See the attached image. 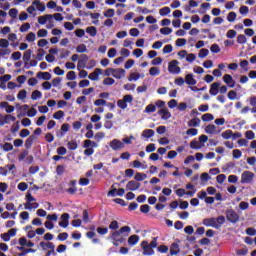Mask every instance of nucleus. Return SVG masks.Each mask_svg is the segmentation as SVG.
<instances>
[{
    "label": "nucleus",
    "mask_w": 256,
    "mask_h": 256,
    "mask_svg": "<svg viewBox=\"0 0 256 256\" xmlns=\"http://www.w3.org/2000/svg\"><path fill=\"white\" fill-rule=\"evenodd\" d=\"M221 136L223 137V139H231V137L233 136V130H226L222 132Z\"/></svg>",
    "instance_id": "50"
},
{
    "label": "nucleus",
    "mask_w": 256,
    "mask_h": 256,
    "mask_svg": "<svg viewBox=\"0 0 256 256\" xmlns=\"http://www.w3.org/2000/svg\"><path fill=\"white\" fill-rule=\"evenodd\" d=\"M217 127L213 124H209L208 126L205 127V133L208 135H213L215 133Z\"/></svg>",
    "instance_id": "33"
},
{
    "label": "nucleus",
    "mask_w": 256,
    "mask_h": 256,
    "mask_svg": "<svg viewBox=\"0 0 256 256\" xmlns=\"http://www.w3.org/2000/svg\"><path fill=\"white\" fill-rule=\"evenodd\" d=\"M181 253V249L179 248V244L172 243L170 246V255H179Z\"/></svg>",
    "instance_id": "21"
},
{
    "label": "nucleus",
    "mask_w": 256,
    "mask_h": 256,
    "mask_svg": "<svg viewBox=\"0 0 256 256\" xmlns=\"http://www.w3.org/2000/svg\"><path fill=\"white\" fill-rule=\"evenodd\" d=\"M224 223H225V216L223 215L218 216L217 218L212 217V218H205L203 220V225H205V227H213L214 229H221Z\"/></svg>",
    "instance_id": "2"
},
{
    "label": "nucleus",
    "mask_w": 256,
    "mask_h": 256,
    "mask_svg": "<svg viewBox=\"0 0 256 256\" xmlns=\"http://www.w3.org/2000/svg\"><path fill=\"white\" fill-rule=\"evenodd\" d=\"M223 81L225 84H227V86L230 88V89H233L236 85V82L235 80L233 79V76H231V74H225L223 76Z\"/></svg>",
    "instance_id": "12"
},
{
    "label": "nucleus",
    "mask_w": 256,
    "mask_h": 256,
    "mask_svg": "<svg viewBox=\"0 0 256 256\" xmlns=\"http://www.w3.org/2000/svg\"><path fill=\"white\" fill-rule=\"evenodd\" d=\"M141 213H149L151 211V206L149 204H143L140 206Z\"/></svg>",
    "instance_id": "58"
},
{
    "label": "nucleus",
    "mask_w": 256,
    "mask_h": 256,
    "mask_svg": "<svg viewBox=\"0 0 256 256\" xmlns=\"http://www.w3.org/2000/svg\"><path fill=\"white\" fill-rule=\"evenodd\" d=\"M161 35H171L173 33V29L169 27H164L160 29Z\"/></svg>",
    "instance_id": "51"
},
{
    "label": "nucleus",
    "mask_w": 256,
    "mask_h": 256,
    "mask_svg": "<svg viewBox=\"0 0 256 256\" xmlns=\"http://www.w3.org/2000/svg\"><path fill=\"white\" fill-rule=\"evenodd\" d=\"M220 86H221V83L219 82L212 83L209 90L210 95H213V96L217 95L219 93Z\"/></svg>",
    "instance_id": "17"
},
{
    "label": "nucleus",
    "mask_w": 256,
    "mask_h": 256,
    "mask_svg": "<svg viewBox=\"0 0 256 256\" xmlns=\"http://www.w3.org/2000/svg\"><path fill=\"white\" fill-rule=\"evenodd\" d=\"M96 231L99 235H107L109 233V228L98 227Z\"/></svg>",
    "instance_id": "61"
},
{
    "label": "nucleus",
    "mask_w": 256,
    "mask_h": 256,
    "mask_svg": "<svg viewBox=\"0 0 256 256\" xmlns=\"http://www.w3.org/2000/svg\"><path fill=\"white\" fill-rule=\"evenodd\" d=\"M137 243H139V235H131L129 238H128V244L133 246V245H137Z\"/></svg>",
    "instance_id": "26"
},
{
    "label": "nucleus",
    "mask_w": 256,
    "mask_h": 256,
    "mask_svg": "<svg viewBox=\"0 0 256 256\" xmlns=\"http://www.w3.org/2000/svg\"><path fill=\"white\" fill-rule=\"evenodd\" d=\"M63 117H65V112H63L62 110H59L53 114V118L57 120L63 119Z\"/></svg>",
    "instance_id": "56"
},
{
    "label": "nucleus",
    "mask_w": 256,
    "mask_h": 256,
    "mask_svg": "<svg viewBox=\"0 0 256 256\" xmlns=\"http://www.w3.org/2000/svg\"><path fill=\"white\" fill-rule=\"evenodd\" d=\"M29 156V150H24L18 155V161H25V158Z\"/></svg>",
    "instance_id": "48"
},
{
    "label": "nucleus",
    "mask_w": 256,
    "mask_h": 256,
    "mask_svg": "<svg viewBox=\"0 0 256 256\" xmlns=\"http://www.w3.org/2000/svg\"><path fill=\"white\" fill-rule=\"evenodd\" d=\"M236 41L239 45H245V43H247V36H245V34H240L237 36Z\"/></svg>",
    "instance_id": "36"
},
{
    "label": "nucleus",
    "mask_w": 256,
    "mask_h": 256,
    "mask_svg": "<svg viewBox=\"0 0 256 256\" xmlns=\"http://www.w3.org/2000/svg\"><path fill=\"white\" fill-rule=\"evenodd\" d=\"M155 111H157V106H155L153 104H149L145 108L146 113H155Z\"/></svg>",
    "instance_id": "46"
},
{
    "label": "nucleus",
    "mask_w": 256,
    "mask_h": 256,
    "mask_svg": "<svg viewBox=\"0 0 256 256\" xmlns=\"http://www.w3.org/2000/svg\"><path fill=\"white\" fill-rule=\"evenodd\" d=\"M207 55H209V50L207 48H202L199 53H198V57L200 59H205V57H207Z\"/></svg>",
    "instance_id": "42"
},
{
    "label": "nucleus",
    "mask_w": 256,
    "mask_h": 256,
    "mask_svg": "<svg viewBox=\"0 0 256 256\" xmlns=\"http://www.w3.org/2000/svg\"><path fill=\"white\" fill-rule=\"evenodd\" d=\"M37 250L33 249V248H26L23 252L19 253V256H25L29 253H36Z\"/></svg>",
    "instance_id": "63"
},
{
    "label": "nucleus",
    "mask_w": 256,
    "mask_h": 256,
    "mask_svg": "<svg viewBox=\"0 0 256 256\" xmlns=\"http://www.w3.org/2000/svg\"><path fill=\"white\" fill-rule=\"evenodd\" d=\"M210 51L211 53H221V48L219 47V44H212Z\"/></svg>",
    "instance_id": "59"
},
{
    "label": "nucleus",
    "mask_w": 256,
    "mask_h": 256,
    "mask_svg": "<svg viewBox=\"0 0 256 256\" xmlns=\"http://www.w3.org/2000/svg\"><path fill=\"white\" fill-rule=\"evenodd\" d=\"M33 141H35V135L29 136L25 141V147L31 149L33 147Z\"/></svg>",
    "instance_id": "30"
},
{
    "label": "nucleus",
    "mask_w": 256,
    "mask_h": 256,
    "mask_svg": "<svg viewBox=\"0 0 256 256\" xmlns=\"http://www.w3.org/2000/svg\"><path fill=\"white\" fill-rule=\"evenodd\" d=\"M35 39H36V36H35L34 32H30L26 36V41H28V43H33V41H35Z\"/></svg>",
    "instance_id": "64"
},
{
    "label": "nucleus",
    "mask_w": 256,
    "mask_h": 256,
    "mask_svg": "<svg viewBox=\"0 0 256 256\" xmlns=\"http://www.w3.org/2000/svg\"><path fill=\"white\" fill-rule=\"evenodd\" d=\"M149 73L151 77H157L161 73V70L158 67H151Z\"/></svg>",
    "instance_id": "39"
},
{
    "label": "nucleus",
    "mask_w": 256,
    "mask_h": 256,
    "mask_svg": "<svg viewBox=\"0 0 256 256\" xmlns=\"http://www.w3.org/2000/svg\"><path fill=\"white\" fill-rule=\"evenodd\" d=\"M67 147L70 151H75L77 150V147H79V145L77 144V141L71 140L67 143Z\"/></svg>",
    "instance_id": "35"
},
{
    "label": "nucleus",
    "mask_w": 256,
    "mask_h": 256,
    "mask_svg": "<svg viewBox=\"0 0 256 256\" xmlns=\"http://www.w3.org/2000/svg\"><path fill=\"white\" fill-rule=\"evenodd\" d=\"M226 37H227V39H235V37H237V31H235L233 29L228 30L226 33Z\"/></svg>",
    "instance_id": "49"
},
{
    "label": "nucleus",
    "mask_w": 256,
    "mask_h": 256,
    "mask_svg": "<svg viewBox=\"0 0 256 256\" xmlns=\"http://www.w3.org/2000/svg\"><path fill=\"white\" fill-rule=\"evenodd\" d=\"M89 61V56H87V54H82L80 55V59L78 60V70L79 69H85V67L87 68V62Z\"/></svg>",
    "instance_id": "11"
},
{
    "label": "nucleus",
    "mask_w": 256,
    "mask_h": 256,
    "mask_svg": "<svg viewBox=\"0 0 256 256\" xmlns=\"http://www.w3.org/2000/svg\"><path fill=\"white\" fill-rule=\"evenodd\" d=\"M255 179V173L251 172V171H244L241 174V180L240 183L242 184H249V183H253V180Z\"/></svg>",
    "instance_id": "8"
},
{
    "label": "nucleus",
    "mask_w": 256,
    "mask_h": 256,
    "mask_svg": "<svg viewBox=\"0 0 256 256\" xmlns=\"http://www.w3.org/2000/svg\"><path fill=\"white\" fill-rule=\"evenodd\" d=\"M129 233H131V227L129 226H123L119 230L111 232L110 239H112L114 247H119V243H125Z\"/></svg>",
    "instance_id": "1"
},
{
    "label": "nucleus",
    "mask_w": 256,
    "mask_h": 256,
    "mask_svg": "<svg viewBox=\"0 0 256 256\" xmlns=\"http://www.w3.org/2000/svg\"><path fill=\"white\" fill-rule=\"evenodd\" d=\"M109 145L113 151H121V149H125V144L119 139H113L110 141Z\"/></svg>",
    "instance_id": "9"
},
{
    "label": "nucleus",
    "mask_w": 256,
    "mask_h": 256,
    "mask_svg": "<svg viewBox=\"0 0 256 256\" xmlns=\"http://www.w3.org/2000/svg\"><path fill=\"white\" fill-rule=\"evenodd\" d=\"M214 119H215V116H213V114H211V113H206V114L202 115V121H204V122L213 121Z\"/></svg>",
    "instance_id": "41"
},
{
    "label": "nucleus",
    "mask_w": 256,
    "mask_h": 256,
    "mask_svg": "<svg viewBox=\"0 0 256 256\" xmlns=\"http://www.w3.org/2000/svg\"><path fill=\"white\" fill-rule=\"evenodd\" d=\"M69 213H64L61 215V221L59 222V227H63V229H67L69 227V219H70Z\"/></svg>",
    "instance_id": "13"
},
{
    "label": "nucleus",
    "mask_w": 256,
    "mask_h": 256,
    "mask_svg": "<svg viewBox=\"0 0 256 256\" xmlns=\"http://www.w3.org/2000/svg\"><path fill=\"white\" fill-rule=\"evenodd\" d=\"M32 5H35L38 9V11H40L41 13H43V11H45V4L41 3V1L39 0H34L32 2Z\"/></svg>",
    "instance_id": "29"
},
{
    "label": "nucleus",
    "mask_w": 256,
    "mask_h": 256,
    "mask_svg": "<svg viewBox=\"0 0 256 256\" xmlns=\"http://www.w3.org/2000/svg\"><path fill=\"white\" fill-rule=\"evenodd\" d=\"M226 219L229 223H239V214L234 209L226 210Z\"/></svg>",
    "instance_id": "6"
},
{
    "label": "nucleus",
    "mask_w": 256,
    "mask_h": 256,
    "mask_svg": "<svg viewBox=\"0 0 256 256\" xmlns=\"http://www.w3.org/2000/svg\"><path fill=\"white\" fill-rule=\"evenodd\" d=\"M155 135V131L152 129H146L142 132V136H144L146 139H151Z\"/></svg>",
    "instance_id": "31"
},
{
    "label": "nucleus",
    "mask_w": 256,
    "mask_h": 256,
    "mask_svg": "<svg viewBox=\"0 0 256 256\" xmlns=\"http://www.w3.org/2000/svg\"><path fill=\"white\" fill-rule=\"evenodd\" d=\"M26 200H27V203L24 204L25 209L27 210L38 209L39 203L33 202V201H36V199L35 197H33V195H31L30 192L26 194Z\"/></svg>",
    "instance_id": "4"
},
{
    "label": "nucleus",
    "mask_w": 256,
    "mask_h": 256,
    "mask_svg": "<svg viewBox=\"0 0 256 256\" xmlns=\"http://www.w3.org/2000/svg\"><path fill=\"white\" fill-rule=\"evenodd\" d=\"M8 15L12 18V19H17V15H19V10H17V8H11L8 12Z\"/></svg>",
    "instance_id": "43"
},
{
    "label": "nucleus",
    "mask_w": 256,
    "mask_h": 256,
    "mask_svg": "<svg viewBox=\"0 0 256 256\" xmlns=\"http://www.w3.org/2000/svg\"><path fill=\"white\" fill-rule=\"evenodd\" d=\"M66 79L68 81H75L77 79V74L75 73V71H69L67 74H66Z\"/></svg>",
    "instance_id": "40"
},
{
    "label": "nucleus",
    "mask_w": 256,
    "mask_h": 256,
    "mask_svg": "<svg viewBox=\"0 0 256 256\" xmlns=\"http://www.w3.org/2000/svg\"><path fill=\"white\" fill-rule=\"evenodd\" d=\"M242 155H243V152H241V150L239 149H235L232 151L233 159H241Z\"/></svg>",
    "instance_id": "47"
},
{
    "label": "nucleus",
    "mask_w": 256,
    "mask_h": 256,
    "mask_svg": "<svg viewBox=\"0 0 256 256\" xmlns=\"http://www.w3.org/2000/svg\"><path fill=\"white\" fill-rule=\"evenodd\" d=\"M186 85H197V80L193 78V74H187L185 77Z\"/></svg>",
    "instance_id": "24"
},
{
    "label": "nucleus",
    "mask_w": 256,
    "mask_h": 256,
    "mask_svg": "<svg viewBox=\"0 0 256 256\" xmlns=\"http://www.w3.org/2000/svg\"><path fill=\"white\" fill-rule=\"evenodd\" d=\"M17 99H20V100L27 99V90L25 89L20 90L17 94Z\"/></svg>",
    "instance_id": "54"
},
{
    "label": "nucleus",
    "mask_w": 256,
    "mask_h": 256,
    "mask_svg": "<svg viewBox=\"0 0 256 256\" xmlns=\"http://www.w3.org/2000/svg\"><path fill=\"white\" fill-rule=\"evenodd\" d=\"M199 133V130L197 128H190L186 131V135H190L191 137H195Z\"/></svg>",
    "instance_id": "60"
},
{
    "label": "nucleus",
    "mask_w": 256,
    "mask_h": 256,
    "mask_svg": "<svg viewBox=\"0 0 256 256\" xmlns=\"http://www.w3.org/2000/svg\"><path fill=\"white\" fill-rule=\"evenodd\" d=\"M140 187H141V183L135 180L129 181L126 185L127 191H137V189H139Z\"/></svg>",
    "instance_id": "14"
},
{
    "label": "nucleus",
    "mask_w": 256,
    "mask_h": 256,
    "mask_svg": "<svg viewBox=\"0 0 256 256\" xmlns=\"http://www.w3.org/2000/svg\"><path fill=\"white\" fill-rule=\"evenodd\" d=\"M47 52L43 49V48H39L38 49V53H37V55H36V59L38 60V61H43V57H45V54H46Z\"/></svg>",
    "instance_id": "38"
},
{
    "label": "nucleus",
    "mask_w": 256,
    "mask_h": 256,
    "mask_svg": "<svg viewBox=\"0 0 256 256\" xmlns=\"http://www.w3.org/2000/svg\"><path fill=\"white\" fill-rule=\"evenodd\" d=\"M31 55H33V50L28 49L23 54V61L24 63H29L31 61Z\"/></svg>",
    "instance_id": "25"
},
{
    "label": "nucleus",
    "mask_w": 256,
    "mask_h": 256,
    "mask_svg": "<svg viewBox=\"0 0 256 256\" xmlns=\"http://www.w3.org/2000/svg\"><path fill=\"white\" fill-rule=\"evenodd\" d=\"M140 77H141V74L139 73H131L128 77V81H138Z\"/></svg>",
    "instance_id": "57"
},
{
    "label": "nucleus",
    "mask_w": 256,
    "mask_h": 256,
    "mask_svg": "<svg viewBox=\"0 0 256 256\" xmlns=\"http://www.w3.org/2000/svg\"><path fill=\"white\" fill-rule=\"evenodd\" d=\"M169 13H171V8H169L168 6L163 7L159 10V14L161 15V17H166V15H169Z\"/></svg>",
    "instance_id": "37"
},
{
    "label": "nucleus",
    "mask_w": 256,
    "mask_h": 256,
    "mask_svg": "<svg viewBox=\"0 0 256 256\" xmlns=\"http://www.w3.org/2000/svg\"><path fill=\"white\" fill-rule=\"evenodd\" d=\"M103 74V70L101 68H96L94 72L90 73L88 78L90 81H98L99 76Z\"/></svg>",
    "instance_id": "15"
},
{
    "label": "nucleus",
    "mask_w": 256,
    "mask_h": 256,
    "mask_svg": "<svg viewBox=\"0 0 256 256\" xmlns=\"http://www.w3.org/2000/svg\"><path fill=\"white\" fill-rule=\"evenodd\" d=\"M190 148L199 150V149H201V145H199V142L197 140H192L190 142Z\"/></svg>",
    "instance_id": "62"
},
{
    "label": "nucleus",
    "mask_w": 256,
    "mask_h": 256,
    "mask_svg": "<svg viewBox=\"0 0 256 256\" xmlns=\"http://www.w3.org/2000/svg\"><path fill=\"white\" fill-rule=\"evenodd\" d=\"M52 19H53V15L46 14L44 16L38 17V23H40V25H45V23H47V21H51Z\"/></svg>",
    "instance_id": "22"
},
{
    "label": "nucleus",
    "mask_w": 256,
    "mask_h": 256,
    "mask_svg": "<svg viewBox=\"0 0 256 256\" xmlns=\"http://www.w3.org/2000/svg\"><path fill=\"white\" fill-rule=\"evenodd\" d=\"M40 247L43 248L44 251H47V249L55 251V244H53V242H40Z\"/></svg>",
    "instance_id": "19"
},
{
    "label": "nucleus",
    "mask_w": 256,
    "mask_h": 256,
    "mask_svg": "<svg viewBox=\"0 0 256 256\" xmlns=\"http://www.w3.org/2000/svg\"><path fill=\"white\" fill-rule=\"evenodd\" d=\"M125 69L123 68H117V69H114V73H113V77L115 79H123V77H125Z\"/></svg>",
    "instance_id": "18"
},
{
    "label": "nucleus",
    "mask_w": 256,
    "mask_h": 256,
    "mask_svg": "<svg viewBox=\"0 0 256 256\" xmlns=\"http://www.w3.org/2000/svg\"><path fill=\"white\" fill-rule=\"evenodd\" d=\"M69 238V233L67 232H62L57 236L58 241H67Z\"/></svg>",
    "instance_id": "53"
},
{
    "label": "nucleus",
    "mask_w": 256,
    "mask_h": 256,
    "mask_svg": "<svg viewBox=\"0 0 256 256\" xmlns=\"http://www.w3.org/2000/svg\"><path fill=\"white\" fill-rule=\"evenodd\" d=\"M147 174H143L141 172H137L134 176L135 181H145Z\"/></svg>",
    "instance_id": "44"
},
{
    "label": "nucleus",
    "mask_w": 256,
    "mask_h": 256,
    "mask_svg": "<svg viewBox=\"0 0 256 256\" xmlns=\"http://www.w3.org/2000/svg\"><path fill=\"white\" fill-rule=\"evenodd\" d=\"M98 147L97 142L92 141V140H84L83 143V149L84 150V155L86 157H91V155H93V153H95V148Z\"/></svg>",
    "instance_id": "3"
},
{
    "label": "nucleus",
    "mask_w": 256,
    "mask_h": 256,
    "mask_svg": "<svg viewBox=\"0 0 256 256\" xmlns=\"http://www.w3.org/2000/svg\"><path fill=\"white\" fill-rule=\"evenodd\" d=\"M141 248L143 249V255H155V250L151 248L149 242L146 240L141 242Z\"/></svg>",
    "instance_id": "10"
},
{
    "label": "nucleus",
    "mask_w": 256,
    "mask_h": 256,
    "mask_svg": "<svg viewBox=\"0 0 256 256\" xmlns=\"http://www.w3.org/2000/svg\"><path fill=\"white\" fill-rule=\"evenodd\" d=\"M0 81L2 82V85L0 84V89H3L5 91V89H7V86H3V85H5V83H7V81H11V75L6 74L3 76H0Z\"/></svg>",
    "instance_id": "23"
},
{
    "label": "nucleus",
    "mask_w": 256,
    "mask_h": 256,
    "mask_svg": "<svg viewBox=\"0 0 256 256\" xmlns=\"http://www.w3.org/2000/svg\"><path fill=\"white\" fill-rule=\"evenodd\" d=\"M235 19H237V13L229 12L227 16V21H229V23H233Z\"/></svg>",
    "instance_id": "52"
},
{
    "label": "nucleus",
    "mask_w": 256,
    "mask_h": 256,
    "mask_svg": "<svg viewBox=\"0 0 256 256\" xmlns=\"http://www.w3.org/2000/svg\"><path fill=\"white\" fill-rule=\"evenodd\" d=\"M249 104L251 105V113H256V95L255 96H251L249 99Z\"/></svg>",
    "instance_id": "27"
},
{
    "label": "nucleus",
    "mask_w": 256,
    "mask_h": 256,
    "mask_svg": "<svg viewBox=\"0 0 256 256\" xmlns=\"http://www.w3.org/2000/svg\"><path fill=\"white\" fill-rule=\"evenodd\" d=\"M76 51L78 53H87V46L85 44H79L77 47H76Z\"/></svg>",
    "instance_id": "55"
},
{
    "label": "nucleus",
    "mask_w": 256,
    "mask_h": 256,
    "mask_svg": "<svg viewBox=\"0 0 256 256\" xmlns=\"http://www.w3.org/2000/svg\"><path fill=\"white\" fill-rule=\"evenodd\" d=\"M36 77L38 79H43V81H51V73L49 72H38Z\"/></svg>",
    "instance_id": "20"
},
{
    "label": "nucleus",
    "mask_w": 256,
    "mask_h": 256,
    "mask_svg": "<svg viewBox=\"0 0 256 256\" xmlns=\"http://www.w3.org/2000/svg\"><path fill=\"white\" fill-rule=\"evenodd\" d=\"M2 149L3 151H5L6 153L9 152V151H13V144L9 143V142H5L3 145H2Z\"/></svg>",
    "instance_id": "45"
},
{
    "label": "nucleus",
    "mask_w": 256,
    "mask_h": 256,
    "mask_svg": "<svg viewBox=\"0 0 256 256\" xmlns=\"http://www.w3.org/2000/svg\"><path fill=\"white\" fill-rule=\"evenodd\" d=\"M43 97V94L39 90H34L31 94V99L33 101H37V99H41Z\"/></svg>",
    "instance_id": "32"
},
{
    "label": "nucleus",
    "mask_w": 256,
    "mask_h": 256,
    "mask_svg": "<svg viewBox=\"0 0 256 256\" xmlns=\"http://www.w3.org/2000/svg\"><path fill=\"white\" fill-rule=\"evenodd\" d=\"M127 103H133V95L127 94L123 96V99L117 101V106L119 109H127Z\"/></svg>",
    "instance_id": "5"
},
{
    "label": "nucleus",
    "mask_w": 256,
    "mask_h": 256,
    "mask_svg": "<svg viewBox=\"0 0 256 256\" xmlns=\"http://www.w3.org/2000/svg\"><path fill=\"white\" fill-rule=\"evenodd\" d=\"M86 33L90 34V37H95L97 35V28L95 26H89L86 28Z\"/></svg>",
    "instance_id": "34"
},
{
    "label": "nucleus",
    "mask_w": 256,
    "mask_h": 256,
    "mask_svg": "<svg viewBox=\"0 0 256 256\" xmlns=\"http://www.w3.org/2000/svg\"><path fill=\"white\" fill-rule=\"evenodd\" d=\"M158 115H160L161 119H163L164 121H167V119H171V112H169L167 108H161L158 111Z\"/></svg>",
    "instance_id": "16"
},
{
    "label": "nucleus",
    "mask_w": 256,
    "mask_h": 256,
    "mask_svg": "<svg viewBox=\"0 0 256 256\" xmlns=\"http://www.w3.org/2000/svg\"><path fill=\"white\" fill-rule=\"evenodd\" d=\"M201 124V119L199 118H192L190 121H188V127H199Z\"/></svg>",
    "instance_id": "28"
},
{
    "label": "nucleus",
    "mask_w": 256,
    "mask_h": 256,
    "mask_svg": "<svg viewBox=\"0 0 256 256\" xmlns=\"http://www.w3.org/2000/svg\"><path fill=\"white\" fill-rule=\"evenodd\" d=\"M168 71L172 75H179L181 73V67H179L178 60H172L168 63Z\"/></svg>",
    "instance_id": "7"
}]
</instances>
